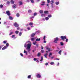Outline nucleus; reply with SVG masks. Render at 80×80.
Instances as JSON below:
<instances>
[{
	"mask_svg": "<svg viewBox=\"0 0 80 80\" xmlns=\"http://www.w3.org/2000/svg\"><path fill=\"white\" fill-rule=\"evenodd\" d=\"M54 3V2L53 1V0H52L50 1V3L51 5H53V4Z\"/></svg>",
	"mask_w": 80,
	"mask_h": 80,
	"instance_id": "nucleus-11",
	"label": "nucleus"
},
{
	"mask_svg": "<svg viewBox=\"0 0 80 80\" xmlns=\"http://www.w3.org/2000/svg\"><path fill=\"white\" fill-rule=\"evenodd\" d=\"M43 16H44V14H41V17H43Z\"/></svg>",
	"mask_w": 80,
	"mask_h": 80,
	"instance_id": "nucleus-56",
	"label": "nucleus"
},
{
	"mask_svg": "<svg viewBox=\"0 0 80 80\" xmlns=\"http://www.w3.org/2000/svg\"><path fill=\"white\" fill-rule=\"evenodd\" d=\"M39 12L40 13H43V11L42 10H40Z\"/></svg>",
	"mask_w": 80,
	"mask_h": 80,
	"instance_id": "nucleus-18",
	"label": "nucleus"
},
{
	"mask_svg": "<svg viewBox=\"0 0 80 80\" xmlns=\"http://www.w3.org/2000/svg\"><path fill=\"white\" fill-rule=\"evenodd\" d=\"M60 38L61 39V40H63L64 41H65V40L64 39H67V37L65 36H61Z\"/></svg>",
	"mask_w": 80,
	"mask_h": 80,
	"instance_id": "nucleus-2",
	"label": "nucleus"
},
{
	"mask_svg": "<svg viewBox=\"0 0 80 80\" xmlns=\"http://www.w3.org/2000/svg\"><path fill=\"white\" fill-rule=\"evenodd\" d=\"M35 33H40V31H38L36 32Z\"/></svg>",
	"mask_w": 80,
	"mask_h": 80,
	"instance_id": "nucleus-34",
	"label": "nucleus"
},
{
	"mask_svg": "<svg viewBox=\"0 0 80 80\" xmlns=\"http://www.w3.org/2000/svg\"><path fill=\"white\" fill-rule=\"evenodd\" d=\"M48 55V54H47V53H45L44 54V57L46 56H47Z\"/></svg>",
	"mask_w": 80,
	"mask_h": 80,
	"instance_id": "nucleus-51",
	"label": "nucleus"
},
{
	"mask_svg": "<svg viewBox=\"0 0 80 80\" xmlns=\"http://www.w3.org/2000/svg\"><path fill=\"white\" fill-rule=\"evenodd\" d=\"M55 60H59V59L56 58L55 59Z\"/></svg>",
	"mask_w": 80,
	"mask_h": 80,
	"instance_id": "nucleus-60",
	"label": "nucleus"
},
{
	"mask_svg": "<svg viewBox=\"0 0 80 80\" xmlns=\"http://www.w3.org/2000/svg\"><path fill=\"white\" fill-rule=\"evenodd\" d=\"M35 34H36V33H33L32 35H31V37H34V36H35Z\"/></svg>",
	"mask_w": 80,
	"mask_h": 80,
	"instance_id": "nucleus-14",
	"label": "nucleus"
},
{
	"mask_svg": "<svg viewBox=\"0 0 80 80\" xmlns=\"http://www.w3.org/2000/svg\"><path fill=\"white\" fill-rule=\"evenodd\" d=\"M19 32H18V31H15V33H16V34H18V33Z\"/></svg>",
	"mask_w": 80,
	"mask_h": 80,
	"instance_id": "nucleus-33",
	"label": "nucleus"
},
{
	"mask_svg": "<svg viewBox=\"0 0 80 80\" xmlns=\"http://www.w3.org/2000/svg\"><path fill=\"white\" fill-rule=\"evenodd\" d=\"M51 7L52 8H53V4H51Z\"/></svg>",
	"mask_w": 80,
	"mask_h": 80,
	"instance_id": "nucleus-59",
	"label": "nucleus"
},
{
	"mask_svg": "<svg viewBox=\"0 0 80 80\" xmlns=\"http://www.w3.org/2000/svg\"><path fill=\"white\" fill-rule=\"evenodd\" d=\"M48 65V63L46 62L45 63V65H46V66H47V65Z\"/></svg>",
	"mask_w": 80,
	"mask_h": 80,
	"instance_id": "nucleus-53",
	"label": "nucleus"
},
{
	"mask_svg": "<svg viewBox=\"0 0 80 80\" xmlns=\"http://www.w3.org/2000/svg\"><path fill=\"white\" fill-rule=\"evenodd\" d=\"M28 13H31L32 12V10H28Z\"/></svg>",
	"mask_w": 80,
	"mask_h": 80,
	"instance_id": "nucleus-36",
	"label": "nucleus"
},
{
	"mask_svg": "<svg viewBox=\"0 0 80 80\" xmlns=\"http://www.w3.org/2000/svg\"><path fill=\"white\" fill-rule=\"evenodd\" d=\"M30 1L31 3H34V1L33 0H30Z\"/></svg>",
	"mask_w": 80,
	"mask_h": 80,
	"instance_id": "nucleus-42",
	"label": "nucleus"
},
{
	"mask_svg": "<svg viewBox=\"0 0 80 80\" xmlns=\"http://www.w3.org/2000/svg\"><path fill=\"white\" fill-rule=\"evenodd\" d=\"M60 63L59 62H58V64H57V66H58L59 65Z\"/></svg>",
	"mask_w": 80,
	"mask_h": 80,
	"instance_id": "nucleus-63",
	"label": "nucleus"
},
{
	"mask_svg": "<svg viewBox=\"0 0 80 80\" xmlns=\"http://www.w3.org/2000/svg\"><path fill=\"white\" fill-rule=\"evenodd\" d=\"M27 29H28V30H30V27H28L27 28Z\"/></svg>",
	"mask_w": 80,
	"mask_h": 80,
	"instance_id": "nucleus-47",
	"label": "nucleus"
},
{
	"mask_svg": "<svg viewBox=\"0 0 80 80\" xmlns=\"http://www.w3.org/2000/svg\"><path fill=\"white\" fill-rule=\"evenodd\" d=\"M41 52L42 53H43V52H44V51H43V50H41Z\"/></svg>",
	"mask_w": 80,
	"mask_h": 80,
	"instance_id": "nucleus-57",
	"label": "nucleus"
},
{
	"mask_svg": "<svg viewBox=\"0 0 80 80\" xmlns=\"http://www.w3.org/2000/svg\"><path fill=\"white\" fill-rule=\"evenodd\" d=\"M12 8H17V5L15 4H14L12 6Z\"/></svg>",
	"mask_w": 80,
	"mask_h": 80,
	"instance_id": "nucleus-8",
	"label": "nucleus"
},
{
	"mask_svg": "<svg viewBox=\"0 0 80 80\" xmlns=\"http://www.w3.org/2000/svg\"><path fill=\"white\" fill-rule=\"evenodd\" d=\"M9 18L10 20H13V18L10 16H9Z\"/></svg>",
	"mask_w": 80,
	"mask_h": 80,
	"instance_id": "nucleus-12",
	"label": "nucleus"
},
{
	"mask_svg": "<svg viewBox=\"0 0 80 80\" xmlns=\"http://www.w3.org/2000/svg\"><path fill=\"white\" fill-rule=\"evenodd\" d=\"M7 41H3V43L4 44H5V43H7Z\"/></svg>",
	"mask_w": 80,
	"mask_h": 80,
	"instance_id": "nucleus-28",
	"label": "nucleus"
},
{
	"mask_svg": "<svg viewBox=\"0 0 80 80\" xmlns=\"http://www.w3.org/2000/svg\"><path fill=\"white\" fill-rule=\"evenodd\" d=\"M3 6L2 4L0 5V8H3Z\"/></svg>",
	"mask_w": 80,
	"mask_h": 80,
	"instance_id": "nucleus-39",
	"label": "nucleus"
},
{
	"mask_svg": "<svg viewBox=\"0 0 80 80\" xmlns=\"http://www.w3.org/2000/svg\"><path fill=\"white\" fill-rule=\"evenodd\" d=\"M22 32H20L19 33V36H21L22 35Z\"/></svg>",
	"mask_w": 80,
	"mask_h": 80,
	"instance_id": "nucleus-43",
	"label": "nucleus"
},
{
	"mask_svg": "<svg viewBox=\"0 0 80 80\" xmlns=\"http://www.w3.org/2000/svg\"><path fill=\"white\" fill-rule=\"evenodd\" d=\"M9 46V44H8V43H7L6 44V47H7H7H8Z\"/></svg>",
	"mask_w": 80,
	"mask_h": 80,
	"instance_id": "nucleus-19",
	"label": "nucleus"
},
{
	"mask_svg": "<svg viewBox=\"0 0 80 80\" xmlns=\"http://www.w3.org/2000/svg\"><path fill=\"white\" fill-rule=\"evenodd\" d=\"M47 2L48 3H50V0H47Z\"/></svg>",
	"mask_w": 80,
	"mask_h": 80,
	"instance_id": "nucleus-46",
	"label": "nucleus"
},
{
	"mask_svg": "<svg viewBox=\"0 0 80 80\" xmlns=\"http://www.w3.org/2000/svg\"><path fill=\"white\" fill-rule=\"evenodd\" d=\"M7 46H5L4 47L2 48V50H5V49H7Z\"/></svg>",
	"mask_w": 80,
	"mask_h": 80,
	"instance_id": "nucleus-10",
	"label": "nucleus"
},
{
	"mask_svg": "<svg viewBox=\"0 0 80 80\" xmlns=\"http://www.w3.org/2000/svg\"><path fill=\"white\" fill-rule=\"evenodd\" d=\"M28 78H31V75H29L28 77Z\"/></svg>",
	"mask_w": 80,
	"mask_h": 80,
	"instance_id": "nucleus-37",
	"label": "nucleus"
},
{
	"mask_svg": "<svg viewBox=\"0 0 80 80\" xmlns=\"http://www.w3.org/2000/svg\"><path fill=\"white\" fill-rule=\"evenodd\" d=\"M37 15V13H34V16H36Z\"/></svg>",
	"mask_w": 80,
	"mask_h": 80,
	"instance_id": "nucleus-54",
	"label": "nucleus"
},
{
	"mask_svg": "<svg viewBox=\"0 0 80 80\" xmlns=\"http://www.w3.org/2000/svg\"><path fill=\"white\" fill-rule=\"evenodd\" d=\"M42 4H41V5L42 6L43 5H45V2H42Z\"/></svg>",
	"mask_w": 80,
	"mask_h": 80,
	"instance_id": "nucleus-9",
	"label": "nucleus"
},
{
	"mask_svg": "<svg viewBox=\"0 0 80 80\" xmlns=\"http://www.w3.org/2000/svg\"><path fill=\"white\" fill-rule=\"evenodd\" d=\"M24 47L25 48L26 47H27V43L26 42V43L24 45Z\"/></svg>",
	"mask_w": 80,
	"mask_h": 80,
	"instance_id": "nucleus-44",
	"label": "nucleus"
},
{
	"mask_svg": "<svg viewBox=\"0 0 80 80\" xmlns=\"http://www.w3.org/2000/svg\"><path fill=\"white\" fill-rule=\"evenodd\" d=\"M48 11H44V13H45L46 14H47V13H48Z\"/></svg>",
	"mask_w": 80,
	"mask_h": 80,
	"instance_id": "nucleus-29",
	"label": "nucleus"
},
{
	"mask_svg": "<svg viewBox=\"0 0 80 80\" xmlns=\"http://www.w3.org/2000/svg\"><path fill=\"white\" fill-rule=\"evenodd\" d=\"M46 49L47 50H48V51H49V52L52 51V50H51V49H50V48L48 47H46Z\"/></svg>",
	"mask_w": 80,
	"mask_h": 80,
	"instance_id": "nucleus-7",
	"label": "nucleus"
},
{
	"mask_svg": "<svg viewBox=\"0 0 80 80\" xmlns=\"http://www.w3.org/2000/svg\"><path fill=\"white\" fill-rule=\"evenodd\" d=\"M33 24V23L32 22H30L29 23V25H32Z\"/></svg>",
	"mask_w": 80,
	"mask_h": 80,
	"instance_id": "nucleus-40",
	"label": "nucleus"
},
{
	"mask_svg": "<svg viewBox=\"0 0 80 80\" xmlns=\"http://www.w3.org/2000/svg\"><path fill=\"white\" fill-rule=\"evenodd\" d=\"M7 5H9V4H10V2L7 1Z\"/></svg>",
	"mask_w": 80,
	"mask_h": 80,
	"instance_id": "nucleus-24",
	"label": "nucleus"
},
{
	"mask_svg": "<svg viewBox=\"0 0 80 80\" xmlns=\"http://www.w3.org/2000/svg\"><path fill=\"white\" fill-rule=\"evenodd\" d=\"M20 55H21V57H23V55L22 53H20Z\"/></svg>",
	"mask_w": 80,
	"mask_h": 80,
	"instance_id": "nucleus-55",
	"label": "nucleus"
},
{
	"mask_svg": "<svg viewBox=\"0 0 80 80\" xmlns=\"http://www.w3.org/2000/svg\"><path fill=\"white\" fill-rule=\"evenodd\" d=\"M45 19L46 20H48L49 19V18H48V17H46L45 18Z\"/></svg>",
	"mask_w": 80,
	"mask_h": 80,
	"instance_id": "nucleus-20",
	"label": "nucleus"
},
{
	"mask_svg": "<svg viewBox=\"0 0 80 80\" xmlns=\"http://www.w3.org/2000/svg\"><path fill=\"white\" fill-rule=\"evenodd\" d=\"M46 37H45V36H44L43 37V39L44 40H45V38Z\"/></svg>",
	"mask_w": 80,
	"mask_h": 80,
	"instance_id": "nucleus-52",
	"label": "nucleus"
},
{
	"mask_svg": "<svg viewBox=\"0 0 80 80\" xmlns=\"http://www.w3.org/2000/svg\"><path fill=\"white\" fill-rule=\"evenodd\" d=\"M6 14L8 16H10V11H7L6 12Z\"/></svg>",
	"mask_w": 80,
	"mask_h": 80,
	"instance_id": "nucleus-5",
	"label": "nucleus"
},
{
	"mask_svg": "<svg viewBox=\"0 0 80 80\" xmlns=\"http://www.w3.org/2000/svg\"><path fill=\"white\" fill-rule=\"evenodd\" d=\"M66 42H68V39H66Z\"/></svg>",
	"mask_w": 80,
	"mask_h": 80,
	"instance_id": "nucleus-49",
	"label": "nucleus"
},
{
	"mask_svg": "<svg viewBox=\"0 0 80 80\" xmlns=\"http://www.w3.org/2000/svg\"><path fill=\"white\" fill-rule=\"evenodd\" d=\"M35 38H31V41H34V40H35Z\"/></svg>",
	"mask_w": 80,
	"mask_h": 80,
	"instance_id": "nucleus-23",
	"label": "nucleus"
},
{
	"mask_svg": "<svg viewBox=\"0 0 80 80\" xmlns=\"http://www.w3.org/2000/svg\"><path fill=\"white\" fill-rule=\"evenodd\" d=\"M19 5H22L23 4V3L22 1H19Z\"/></svg>",
	"mask_w": 80,
	"mask_h": 80,
	"instance_id": "nucleus-16",
	"label": "nucleus"
},
{
	"mask_svg": "<svg viewBox=\"0 0 80 80\" xmlns=\"http://www.w3.org/2000/svg\"><path fill=\"white\" fill-rule=\"evenodd\" d=\"M52 17V15L50 14H49L48 15V17H49V18H51Z\"/></svg>",
	"mask_w": 80,
	"mask_h": 80,
	"instance_id": "nucleus-26",
	"label": "nucleus"
},
{
	"mask_svg": "<svg viewBox=\"0 0 80 80\" xmlns=\"http://www.w3.org/2000/svg\"><path fill=\"white\" fill-rule=\"evenodd\" d=\"M14 3H15V2H14L13 0L11 1V4H14Z\"/></svg>",
	"mask_w": 80,
	"mask_h": 80,
	"instance_id": "nucleus-13",
	"label": "nucleus"
},
{
	"mask_svg": "<svg viewBox=\"0 0 80 80\" xmlns=\"http://www.w3.org/2000/svg\"><path fill=\"white\" fill-rule=\"evenodd\" d=\"M24 47L25 48L26 47H27V43L26 42V43L24 45Z\"/></svg>",
	"mask_w": 80,
	"mask_h": 80,
	"instance_id": "nucleus-45",
	"label": "nucleus"
},
{
	"mask_svg": "<svg viewBox=\"0 0 80 80\" xmlns=\"http://www.w3.org/2000/svg\"><path fill=\"white\" fill-rule=\"evenodd\" d=\"M27 2H29L30 1H29V0H27Z\"/></svg>",
	"mask_w": 80,
	"mask_h": 80,
	"instance_id": "nucleus-62",
	"label": "nucleus"
},
{
	"mask_svg": "<svg viewBox=\"0 0 80 80\" xmlns=\"http://www.w3.org/2000/svg\"><path fill=\"white\" fill-rule=\"evenodd\" d=\"M59 3L60 2H55V4H56L57 5H58V4H59Z\"/></svg>",
	"mask_w": 80,
	"mask_h": 80,
	"instance_id": "nucleus-22",
	"label": "nucleus"
},
{
	"mask_svg": "<svg viewBox=\"0 0 80 80\" xmlns=\"http://www.w3.org/2000/svg\"><path fill=\"white\" fill-rule=\"evenodd\" d=\"M13 32H10L9 34V35H12V34H13Z\"/></svg>",
	"mask_w": 80,
	"mask_h": 80,
	"instance_id": "nucleus-30",
	"label": "nucleus"
},
{
	"mask_svg": "<svg viewBox=\"0 0 80 80\" xmlns=\"http://www.w3.org/2000/svg\"><path fill=\"white\" fill-rule=\"evenodd\" d=\"M60 43L62 46H63V43L62 42H60Z\"/></svg>",
	"mask_w": 80,
	"mask_h": 80,
	"instance_id": "nucleus-38",
	"label": "nucleus"
},
{
	"mask_svg": "<svg viewBox=\"0 0 80 80\" xmlns=\"http://www.w3.org/2000/svg\"><path fill=\"white\" fill-rule=\"evenodd\" d=\"M14 26L15 27H18L19 26L18 24L17 23V22H15L14 24Z\"/></svg>",
	"mask_w": 80,
	"mask_h": 80,
	"instance_id": "nucleus-6",
	"label": "nucleus"
},
{
	"mask_svg": "<svg viewBox=\"0 0 80 80\" xmlns=\"http://www.w3.org/2000/svg\"><path fill=\"white\" fill-rule=\"evenodd\" d=\"M36 43H37V42L35 41V42H33V44L34 45H36Z\"/></svg>",
	"mask_w": 80,
	"mask_h": 80,
	"instance_id": "nucleus-41",
	"label": "nucleus"
},
{
	"mask_svg": "<svg viewBox=\"0 0 80 80\" xmlns=\"http://www.w3.org/2000/svg\"><path fill=\"white\" fill-rule=\"evenodd\" d=\"M36 47H38V44H36Z\"/></svg>",
	"mask_w": 80,
	"mask_h": 80,
	"instance_id": "nucleus-61",
	"label": "nucleus"
},
{
	"mask_svg": "<svg viewBox=\"0 0 80 80\" xmlns=\"http://www.w3.org/2000/svg\"><path fill=\"white\" fill-rule=\"evenodd\" d=\"M26 43H31V42H30V41H28L27 42H26Z\"/></svg>",
	"mask_w": 80,
	"mask_h": 80,
	"instance_id": "nucleus-48",
	"label": "nucleus"
},
{
	"mask_svg": "<svg viewBox=\"0 0 80 80\" xmlns=\"http://www.w3.org/2000/svg\"><path fill=\"white\" fill-rule=\"evenodd\" d=\"M62 53V50H60V51L58 52V54L60 55H61V53Z\"/></svg>",
	"mask_w": 80,
	"mask_h": 80,
	"instance_id": "nucleus-25",
	"label": "nucleus"
},
{
	"mask_svg": "<svg viewBox=\"0 0 80 80\" xmlns=\"http://www.w3.org/2000/svg\"><path fill=\"white\" fill-rule=\"evenodd\" d=\"M41 55V54L40 53V52H39L38 54V57H40V55Z\"/></svg>",
	"mask_w": 80,
	"mask_h": 80,
	"instance_id": "nucleus-31",
	"label": "nucleus"
},
{
	"mask_svg": "<svg viewBox=\"0 0 80 80\" xmlns=\"http://www.w3.org/2000/svg\"><path fill=\"white\" fill-rule=\"evenodd\" d=\"M59 39L58 37L55 38L54 40V43H57V41H58Z\"/></svg>",
	"mask_w": 80,
	"mask_h": 80,
	"instance_id": "nucleus-3",
	"label": "nucleus"
},
{
	"mask_svg": "<svg viewBox=\"0 0 80 80\" xmlns=\"http://www.w3.org/2000/svg\"><path fill=\"white\" fill-rule=\"evenodd\" d=\"M36 41L38 42L39 41H40V38H37L36 39Z\"/></svg>",
	"mask_w": 80,
	"mask_h": 80,
	"instance_id": "nucleus-17",
	"label": "nucleus"
},
{
	"mask_svg": "<svg viewBox=\"0 0 80 80\" xmlns=\"http://www.w3.org/2000/svg\"><path fill=\"white\" fill-rule=\"evenodd\" d=\"M52 55V53L50 52L49 53V57H50V56Z\"/></svg>",
	"mask_w": 80,
	"mask_h": 80,
	"instance_id": "nucleus-32",
	"label": "nucleus"
},
{
	"mask_svg": "<svg viewBox=\"0 0 80 80\" xmlns=\"http://www.w3.org/2000/svg\"><path fill=\"white\" fill-rule=\"evenodd\" d=\"M15 37V35H13L12 36V38H14V37Z\"/></svg>",
	"mask_w": 80,
	"mask_h": 80,
	"instance_id": "nucleus-50",
	"label": "nucleus"
},
{
	"mask_svg": "<svg viewBox=\"0 0 80 80\" xmlns=\"http://www.w3.org/2000/svg\"><path fill=\"white\" fill-rule=\"evenodd\" d=\"M24 53H26V55H28V53H27V51H25V50H24Z\"/></svg>",
	"mask_w": 80,
	"mask_h": 80,
	"instance_id": "nucleus-15",
	"label": "nucleus"
},
{
	"mask_svg": "<svg viewBox=\"0 0 80 80\" xmlns=\"http://www.w3.org/2000/svg\"><path fill=\"white\" fill-rule=\"evenodd\" d=\"M64 55H67V52H65L64 53Z\"/></svg>",
	"mask_w": 80,
	"mask_h": 80,
	"instance_id": "nucleus-64",
	"label": "nucleus"
},
{
	"mask_svg": "<svg viewBox=\"0 0 80 80\" xmlns=\"http://www.w3.org/2000/svg\"><path fill=\"white\" fill-rule=\"evenodd\" d=\"M50 64L52 65H53V64H54V62H51L50 63Z\"/></svg>",
	"mask_w": 80,
	"mask_h": 80,
	"instance_id": "nucleus-35",
	"label": "nucleus"
},
{
	"mask_svg": "<svg viewBox=\"0 0 80 80\" xmlns=\"http://www.w3.org/2000/svg\"><path fill=\"white\" fill-rule=\"evenodd\" d=\"M43 57H42L41 58V59L40 60V62H42V61H43Z\"/></svg>",
	"mask_w": 80,
	"mask_h": 80,
	"instance_id": "nucleus-21",
	"label": "nucleus"
},
{
	"mask_svg": "<svg viewBox=\"0 0 80 80\" xmlns=\"http://www.w3.org/2000/svg\"><path fill=\"white\" fill-rule=\"evenodd\" d=\"M33 60H34V61H36V60L37 61V59L36 58H34Z\"/></svg>",
	"mask_w": 80,
	"mask_h": 80,
	"instance_id": "nucleus-58",
	"label": "nucleus"
},
{
	"mask_svg": "<svg viewBox=\"0 0 80 80\" xmlns=\"http://www.w3.org/2000/svg\"><path fill=\"white\" fill-rule=\"evenodd\" d=\"M31 45L32 43H28L27 44V48L26 49L28 50V52H30V48L31 47Z\"/></svg>",
	"mask_w": 80,
	"mask_h": 80,
	"instance_id": "nucleus-1",
	"label": "nucleus"
},
{
	"mask_svg": "<svg viewBox=\"0 0 80 80\" xmlns=\"http://www.w3.org/2000/svg\"><path fill=\"white\" fill-rule=\"evenodd\" d=\"M16 16L17 17H19L20 16V14H19V13H17L16 14Z\"/></svg>",
	"mask_w": 80,
	"mask_h": 80,
	"instance_id": "nucleus-27",
	"label": "nucleus"
},
{
	"mask_svg": "<svg viewBox=\"0 0 80 80\" xmlns=\"http://www.w3.org/2000/svg\"><path fill=\"white\" fill-rule=\"evenodd\" d=\"M36 77L37 78H41V77H42V76L41 75V74H37L36 75Z\"/></svg>",
	"mask_w": 80,
	"mask_h": 80,
	"instance_id": "nucleus-4",
	"label": "nucleus"
}]
</instances>
